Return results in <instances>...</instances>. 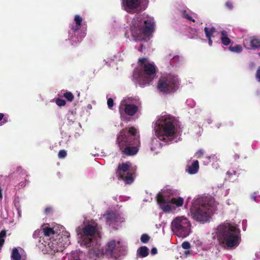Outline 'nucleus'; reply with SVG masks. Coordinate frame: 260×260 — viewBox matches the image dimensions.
<instances>
[{"mask_svg":"<svg viewBox=\"0 0 260 260\" xmlns=\"http://www.w3.org/2000/svg\"><path fill=\"white\" fill-rule=\"evenodd\" d=\"M217 210L216 203L212 198L205 197L194 202L190 208V213L193 219L204 223L209 221L212 215Z\"/></svg>","mask_w":260,"mask_h":260,"instance_id":"nucleus-4","label":"nucleus"},{"mask_svg":"<svg viewBox=\"0 0 260 260\" xmlns=\"http://www.w3.org/2000/svg\"><path fill=\"white\" fill-rule=\"evenodd\" d=\"M182 247L184 249H189L190 248V244L187 241H184L182 243Z\"/></svg>","mask_w":260,"mask_h":260,"instance_id":"nucleus-33","label":"nucleus"},{"mask_svg":"<svg viewBox=\"0 0 260 260\" xmlns=\"http://www.w3.org/2000/svg\"><path fill=\"white\" fill-rule=\"evenodd\" d=\"M11 257L12 260H21V255L19 253L17 248H14L13 249Z\"/></svg>","mask_w":260,"mask_h":260,"instance_id":"nucleus-21","label":"nucleus"},{"mask_svg":"<svg viewBox=\"0 0 260 260\" xmlns=\"http://www.w3.org/2000/svg\"><path fill=\"white\" fill-rule=\"evenodd\" d=\"M255 64L253 62H251L250 64V66L251 68H253L254 67Z\"/></svg>","mask_w":260,"mask_h":260,"instance_id":"nucleus-46","label":"nucleus"},{"mask_svg":"<svg viewBox=\"0 0 260 260\" xmlns=\"http://www.w3.org/2000/svg\"><path fill=\"white\" fill-rule=\"evenodd\" d=\"M203 154H204V150L202 149H200L196 152V156H197V157L198 158H203V157H204L203 156Z\"/></svg>","mask_w":260,"mask_h":260,"instance_id":"nucleus-35","label":"nucleus"},{"mask_svg":"<svg viewBox=\"0 0 260 260\" xmlns=\"http://www.w3.org/2000/svg\"><path fill=\"white\" fill-rule=\"evenodd\" d=\"M221 41L223 45L225 46L229 45L231 43V40L228 37V33L225 30L221 31Z\"/></svg>","mask_w":260,"mask_h":260,"instance_id":"nucleus-17","label":"nucleus"},{"mask_svg":"<svg viewBox=\"0 0 260 260\" xmlns=\"http://www.w3.org/2000/svg\"><path fill=\"white\" fill-rule=\"evenodd\" d=\"M42 232L43 235L46 237H49L55 234V232L53 228L43 225L42 226Z\"/></svg>","mask_w":260,"mask_h":260,"instance_id":"nucleus-19","label":"nucleus"},{"mask_svg":"<svg viewBox=\"0 0 260 260\" xmlns=\"http://www.w3.org/2000/svg\"><path fill=\"white\" fill-rule=\"evenodd\" d=\"M64 236L67 237V238L68 239L70 237V234L68 232H66L64 235Z\"/></svg>","mask_w":260,"mask_h":260,"instance_id":"nucleus-44","label":"nucleus"},{"mask_svg":"<svg viewBox=\"0 0 260 260\" xmlns=\"http://www.w3.org/2000/svg\"><path fill=\"white\" fill-rule=\"evenodd\" d=\"M154 23L144 15H136L132 20L130 26L132 37L136 42H140L138 50L140 52L144 51L148 46V41L153 32Z\"/></svg>","mask_w":260,"mask_h":260,"instance_id":"nucleus-2","label":"nucleus"},{"mask_svg":"<svg viewBox=\"0 0 260 260\" xmlns=\"http://www.w3.org/2000/svg\"><path fill=\"white\" fill-rule=\"evenodd\" d=\"M252 199L253 201H256V197L255 196H253L252 197Z\"/></svg>","mask_w":260,"mask_h":260,"instance_id":"nucleus-45","label":"nucleus"},{"mask_svg":"<svg viewBox=\"0 0 260 260\" xmlns=\"http://www.w3.org/2000/svg\"><path fill=\"white\" fill-rule=\"evenodd\" d=\"M63 96L69 102L73 101L74 96L71 92L67 91L63 93Z\"/></svg>","mask_w":260,"mask_h":260,"instance_id":"nucleus-25","label":"nucleus"},{"mask_svg":"<svg viewBox=\"0 0 260 260\" xmlns=\"http://www.w3.org/2000/svg\"><path fill=\"white\" fill-rule=\"evenodd\" d=\"M156 199L157 204L164 212H169L172 211L173 208L171 205L170 200L165 197L162 193L159 192L156 197Z\"/></svg>","mask_w":260,"mask_h":260,"instance_id":"nucleus-13","label":"nucleus"},{"mask_svg":"<svg viewBox=\"0 0 260 260\" xmlns=\"http://www.w3.org/2000/svg\"><path fill=\"white\" fill-rule=\"evenodd\" d=\"M181 16L183 18H185L188 20L191 21L193 22H195V20L192 18L186 12V10H182L181 11Z\"/></svg>","mask_w":260,"mask_h":260,"instance_id":"nucleus-24","label":"nucleus"},{"mask_svg":"<svg viewBox=\"0 0 260 260\" xmlns=\"http://www.w3.org/2000/svg\"><path fill=\"white\" fill-rule=\"evenodd\" d=\"M226 174L230 177L233 176V175H236V171L234 170L233 169H230L228 171H227Z\"/></svg>","mask_w":260,"mask_h":260,"instance_id":"nucleus-39","label":"nucleus"},{"mask_svg":"<svg viewBox=\"0 0 260 260\" xmlns=\"http://www.w3.org/2000/svg\"><path fill=\"white\" fill-rule=\"evenodd\" d=\"M155 136L166 143L171 142L176 133V121L170 115L162 116L155 122Z\"/></svg>","mask_w":260,"mask_h":260,"instance_id":"nucleus-6","label":"nucleus"},{"mask_svg":"<svg viewBox=\"0 0 260 260\" xmlns=\"http://www.w3.org/2000/svg\"><path fill=\"white\" fill-rule=\"evenodd\" d=\"M67 152L64 149L60 150L58 152V157L60 159H62V158H65L67 156Z\"/></svg>","mask_w":260,"mask_h":260,"instance_id":"nucleus-28","label":"nucleus"},{"mask_svg":"<svg viewBox=\"0 0 260 260\" xmlns=\"http://www.w3.org/2000/svg\"><path fill=\"white\" fill-rule=\"evenodd\" d=\"M144 74L141 71H135L133 76L138 80L139 84L145 85L149 84L153 79L151 77L156 72V66L153 63H146L143 66Z\"/></svg>","mask_w":260,"mask_h":260,"instance_id":"nucleus-8","label":"nucleus"},{"mask_svg":"<svg viewBox=\"0 0 260 260\" xmlns=\"http://www.w3.org/2000/svg\"><path fill=\"white\" fill-rule=\"evenodd\" d=\"M229 50L232 52H235L236 53H240L242 51V46L240 45H237L235 46H230L229 47Z\"/></svg>","mask_w":260,"mask_h":260,"instance_id":"nucleus-23","label":"nucleus"},{"mask_svg":"<svg viewBox=\"0 0 260 260\" xmlns=\"http://www.w3.org/2000/svg\"><path fill=\"white\" fill-rule=\"evenodd\" d=\"M148 248L146 246L140 247L137 251V253L142 257H145L148 255Z\"/></svg>","mask_w":260,"mask_h":260,"instance_id":"nucleus-20","label":"nucleus"},{"mask_svg":"<svg viewBox=\"0 0 260 260\" xmlns=\"http://www.w3.org/2000/svg\"><path fill=\"white\" fill-rule=\"evenodd\" d=\"M210 159H211V156H204V157H203V163L205 165H208L211 161Z\"/></svg>","mask_w":260,"mask_h":260,"instance_id":"nucleus-34","label":"nucleus"},{"mask_svg":"<svg viewBox=\"0 0 260 260\" xmlns=\"http://www.w3.org/2000/svg\"><path fill=\"white\" fill-rule=\"evenodd\" d=\"M255 77L260 82V67H259L256 72Z\"/></svg>","mask_w":260,"mask_h":260,"instance_id":"nucleus-37","label":"nucleus"},{"mask_svg":"<svg viewBox=\"0 0 260 260\" xmlns=\"http://www.w3.org/2000/svg\"><path fill=\"white\" fill-rule=\"evenodd\" d=\"M171 229L174 232L179 233L182 237H186L190 233V223L183 217H177L171 222Z\"/></svg>","mask_w":260,"mask_h":260,"instance_id":"nucleus-9","label":"nucleus"},{"mask_svg":"<svg viewBox=\"0 0 260 260\" xmlns=\"http://www.w3.org/2000/svg\"><path fill=\"white\" fill-rule=\"evenodd\" d=\"M248 42L250 43L251 48L252 49L260 48V40L256 37L250 38L249 40H245L244 41V45H245V44Z\"/></svg>","mask_w":260,"mask_h":260,"instance_id":"nucleus-15","label":"nucleus"},{"mask_svg":"<svg viewBox=\"0 0 260 260\" xmlns=\"http://www.w3.org/2000/svg\"><path fill=\"white\" fill-rule=\"evenodd\" d=\"M199 169V161L197 160H194L191 165L188 166L187 172L190 174H196Z\"/></svg>","mask_w":260,"mask_h":260,"instance_id":"nucleus-16","label":"nucleus"},{"mask_svg":"<svg viewBox=\"0 0 260 260\" xmlns=\"http://www.w3.org/2000/svg\"><path fill=\"white\" fill-rule=\"evenodd\" d=\"M259 55H260V53H259Z\"/></svg>","mask_w":260,"mask_h":260,"instance_id":"nucleus-49","label":"nucleus"},{"mask_svg":"<svg viewBox=\"0 0 260 260\" xmlns=\"http://www.w3.org/2000/svg\"><path fill=\"white\" fill-rule=\"evenodd\" d=\"M97 228L91 224H87L82 229L81 235L80 246L89 248L88 255L91 258L101 257L104 254L117 258L124 255L126 247L122 246L119 241L112 240L107 244V248L104 250L95 238Z\"/></svg>","mask_w":260,"mask_h":260,"instance_id":"nucleus-1","label":"nucleus"},{"mask_svg":"<svg viewBox=\"0 0 260 260\" xmlns=\"http://www.w3.org/2000/svg\"><path fill=\"white\" fill-rule=\"evenodd\" d=\"M225 6L229 10H232L233 8V4L231 2H226Z\"/></svg>","mask_w":260,"mask_h":260,"instance_id":"nucleus-41","label":"nucleus"},{"mask_svg":"<svg viewBox=\"0 0 260 260\" xmlns=\"http://www.w3.org/2000/svg\"><path fill=\"white\" fill-rule=\"evenodd\" d=\"M204 32L207 38H212L213 34L216 32V28L214 27H205Z\"/></svg>","mask_w":260,"mask_h":260,"instance_id":"nucleus-22","label":"nucleus"},{"mask_svg":"<svg viewBox=\"0 0 260 260\" xmlns=\"http://www.w3.org/2000/svg\"><path fill=\"white\" fill-rule=\"evenodd\" d=\"M78 96H80V92H79V93H78Z\"/></svg>","mask_w":260,"mask_h":260,"instance_id":"nucleus-47","label":"nucleus"},{"mask_svg":"<svg viewBox=\"0 0 260 260\" xmlns=\"http://www.w3.org/2000/svg\"><path fill=\"white\" fill-rule=\"evenodd\" d=\"M140 239L143 243H147L150 239V237L147 234H144L142 235Z\"/></svg>","mask_w":260,"mask_h":260,"instance_id":"nucleus-27","label":"nucleus"},{"mask_svg":"<svg viewBox=\"0 0 260 260\" xmlns=\"http://www.w3.org/2000/svg\"><path fill=\"white\" fill-rule=\"evenodd\" d=\"M106 223L109 225L115 224L118 221V215L114 212H109L104 215Z\"/></svg>","mask_w":260,"mask_h":260,"instance_id":"nucleus-14","label":"nucleus"},{"mask_svg":"<svg viewBox=\"0 0 260 260\" xmlns=\"http://www.w3.org/2000/svg\"><path fill=\"white\" fill-rule=\"evenodd\" d=\"M55 103L58 106H63L66 104V102L62 99L58 98L56 99Z\"/></svg>","mask_w":260,"mask_h":260,"instance_id":"nucleus-29","label":"nucleus"},{"mask_svg":"<svg viewBox=\"0 0 260 260\" xmlns=\"http://www.w3.org/2000/svg\"><path fill=\"white\" fill-rule=\"evenodd\" d=\"M74 21H75L76 24L81 25L82 18L80 15H76L74 17Z\"/></svg>","mask_w":260,"mask_h":260,"instance_id":"nucleus-30","label":"nucleus"},{"mask_svg":"<svg viewBox=\"0 0 260 260\" xmlns=\"http://www.w3.org/2000/svg\"><path fill=\"white\" fill-rule=\"evenodd\" d=\"M147 61V59L146 58H141L139 59L138 62L140 66L143 67V66L145 64L146 61Z\"/></svg>","mask_w":260,"mask_h":260,"instance_id":"nucleus-36","label":"nucleus"},{"mask_svg":"<svg viewBox=\"0 0 260 260\" xmlns=\"http://www.w3.org/2000/svg\"><path fill=\"white\" fill-rule=\"evenodd\" d=\"M8 122V118L5 115L0 113V125H3Z\"/></svg>","mask_w":260,"mask_h":260,"instance_id":"nucleus-26","label":"nucleus"},{"mask_svg":"<svg viewBox=\"0 0 260 260\" xmlns=\"http://www.w3.org/2000/svg\"><path fill=\"white\" fill-rule=\"evenodd\" d=\"M208 39V44L209 46H211L212 45V41L211 40V38H207Z\"/></svg>","mask_w":260,"mask_h":260,"instance_id":"nucleus-43","label":"nucleus"},{"mask_svg":"<svg viewBox=\"0 0 260 260\" xmlns=\"http://www.w3.org/2000/svg\"><path fill=\"white\" fill-rule=\"evenodd\" d=\"M157 87L158 91L163 94L174 93L179 87L178 76L172 74L161 76L158 81Z\"/></svg>","mask_w":260,"mask_h":260,"instance_id":"nucleus-7","label":"nucleus"},{"mask_svg":"<svg viewBox=\"0 0 260 260\" xmlns=\"http://www.w3.org/2000/svg\"><path fill=\"white\" fill-rule=\"evenodd\" d=\"M170 202L171 204L175 205L177 207H180L183 204L184 200L182 197L172 198L170 200Z\"/></svg>","mask_w":260,"mask_h":260,"instance_id":"nucleus-18","label":"nucleus"},{"mask_svg":"<svg viewBox=\"0 0 260 260\" xmlns=\"http://www.w3.org/2000/svg\"><path fill=\"white\" fill-rule=\"evenodd\" d=\"M117 141L122 153L127 156L134 155L137 153L140 145L139 136L134 127L121 130L117 136Z\"/></svg>","mask_w":260,"mask_h":260,"instance_id":"nucleus-3","label":"nucleus"},{"mask_svg":"<svg viewBox=\"0 0 260 260\" xmlns=\"http://www.w3.org/2000/svg\"><path fill=\"white\" fill-rule=\"evenodd\" d=\"M119 112L121 119H123L124 114L133 116L138 111V107L134 104H128L125 101L121 102L119 106Z\"/></svg>","mask_w":260,"mask_h":260,"instance_id":"nucleus-11","label":"nucleus"},{"mask_svg":"<svg viewBox=\"0 0 260 260\" xmlns=\"http://www.w3.org/2000/svg\"><path fill=\"white\" fill-rule=\"evenodd\" d=\"M53 209L51 207H47L44 210V213L46 215H50L52 214Z\"/></svg>","mask_w":260,"mask_h":260,"instance_id":"nucleus-32","label":"nucleus"},{"mask_svg":"<svg viewBox=\"0 0 260 260\" xmlns=\"http://www.w3.org/2000/svg\"><path fill=\"white\" fill-rule=\"evenodd\" d=\"M6 236V231L5 230H2L0 232V240H5L4 238Z\"/></svg>","mask_w":260,"mask_h":260,"instance_id":"nucleus-38","label":"nucleus"},{"mask_svg":"<svg viewBox=\"0 0 260 260\" xmlns=\"http://www.w3.org/2000/svg\"><path fill=\"white\" fill-rule=\"evenodd\" d=\"M188 252H189V251L185 252V253H188Z\"/></svg>","mask_w":260,"mask_h":260,"instance_id":"nucleus-48","label":"nucleus"},{"mask_svg":"<svg viewBox=\"0 0 260 260\" xmlns=\"http://www.w3.org/2000/svg\"><path fill=\"white\" fill-rule=\"evenodd\" d=\"M114 101L112 98H109L107 100V105L109 109H112L114 106Z\"/></svg>","mask_w":260,"mask_h":260,"instance_id":"nucleus-31","label":"nucleus"},{"mask_svg":"<svg viewBox=\"0 0 260 260\" xmlns=\"http://www.w3.org/2000/svg\"><path fill=\"white\" fill-rule=\"evenodd\" d=\"M81 25H79L78 24H76L75 26H73L72 27V30L74 32H76L77 31H78L81 28Z\"/></svg>","mask_w":260,"mask_h":260,"instance_id":"nucleus-40","label":"nucleus"},{"mask_svg":"<svg viewBox=\"0 0 260 260\" xmlns=\"http://www.w3.org/2000/svg\"><path fill=\"white\" fill-rule=\"evenodd\" d=\"M217 238L220 246L226 250L237 247L241 242L240 231L229 223L220 225L217 228Z\"/></svg>","mask_w":260,"mask_h":260,"instance_id":"nucleus-5","label":"nucleus"},{"mask_svg":"<svg viewBox=\"0 0 260 260\" xmlns=\"http://www.w3.org/2000/svg\"><path fill=\"white\" fill-rule=\"evenodd\" d=\"M142 0H122V6L127 13L133 14L141 9Z\"/></svg>","mask_w":260,"mask_h":260,"instance_id":"nucleus-12","label":"nucleus"},{"mask_svg":"<svg viewBox=\"0 0 260 260\" xmlns=\"http://www.w3.org/2000/svg\"><path fill=\"white\" fill-rule=\"evenodd\" d=\"M157 249L155 247H153L151 250V254L152 255H154L157 253Z\"/></svg>","mask_w":260,"mask_h":260,"instance_id":"nucleus-42","label":"nucleus"},{"mask_svg":"<svg viewBox=\"0 0 260 260\" xmlns=\"http://www.w3.org/2000/svg\"><path fill=\"white\" fill-rule=\"evenodd\" d=\"M131 164L129 161L119 164L116 170V177L119 180H124L126 184H131L134 181L133 174L130 172Z\"/></svg>","mask_w":260,"mask_h":260,"instance_id":"nucleus-10","label":"nucleus"}]
</instances>
